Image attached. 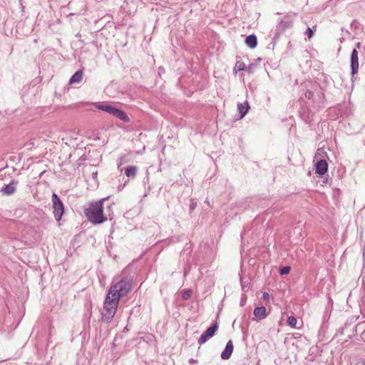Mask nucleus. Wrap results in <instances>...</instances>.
<instances>
[{"label":"nucleus","mask_w":365,"mask_h":365,"mask_svg":"<svg viewBox=\"0 0 365 365\" xmlns=\"http://www.w3.org/2000/svg\"><path fill=\"white\" fill-rule=\"evenodd\" d=\"M83 76V71L82 70H78L70 78L69 84L79 83Z\"/></svg>","instance_id":"obj_12"},{"label":"nucleus","mask_w":365,"mask_h":365,"mask_svg":"<svg viewBox=\"0 0 365 365\" xmlns=\"http://www.w3.org/2000/svg\"><path fill=\"white\" fill-rule=\"evenodd\" d=\"M125 173L128 178H135L137 173V168L135 166H128L125 170Z\"/></svg>","instance_id":"obj_15"},{"label":"nucleus","mask_w":365,"mask_h":365,"mask_svg":"<svg viewBox=\"0 0 365 365\" xmlns=\"http://www.w3.org/2000/svg\"><path fill=\"white\" fill-rule=\"evenodd\" d=\"M293 23V20L290 17L285 16L284 19L281 20V21L279 23L277 29L283 32L286 29L292 27Z\"/></svg>","instance_id":"obj_8"},{"label":"nucleus","mask_w":365,"mask_h":365,"mask_svg":"<svg viewBox=\"0 0 365 365\" xmlns=\"http://www.w3.org/2000/svg\"><path fill=\"white\" fill-rule=\"evenodd\" d=\"M194 361H195L193 359H190V362H194Z\"/></svg>","instance_id":"obj_25"},{"label":"nucleus","mask_w":365,"mask_h":365,"mask_svg":"<svg viewBox=\"0 0 365 365\" xmlns=\"http://www.w3.org/2000/svg\"><path fill=\"white\" fill-rule=\"evenodd\" d=\"M249 108L250 106L247 101L237 104V109L239 113H240V118H243L247 114V113L249 110Z\"/></svg>","instance_id":"obj_14"},{"label":"nucleus","mask_w":365,"mask_h":365,"mask_svg":"<svg viewBox=\"0 0 365 365\" xmlns=\"http://www.w3.org/2000/svg\"><path fill=\"white\" fill-rule=\"evenodd\" d=\"M217 328L218 324L217 322H215L201 334L197 341L198 344L200 345L205 344L210 338L214 336Z\"/></svg>","instance_id":"obj_5"},{"label":"nucleus","mask_w":365,"mask_h":365,"mask_svg":"<svg viewBox=\"0 0 365 365\" xmlns=\"http://www.w3.org/2000/svg\"><path fill=\"white\" fill-rule=\"evenodd\" d=\"M192 292L190 289H185L182 292V298L185 300L189 299L192 296Z\"/></svg>","instance_id":"obj_18"},{"label":"nucleus","mask_w":365,"mask_h":365,"mask_svg":"<svg viewBox=\"0 0 365 365\" xmlns=\"http://www.w3.org/2000/svg\"><path fill=\"white\" fill-rule=\"evenodd\" d=\"M350 66H351V73L352 76V78L354 77L355 74L358 73L359 70V53L356 48H354L350 58Z\"/></svg>","instance_id":"obj_6"},{"label":"nucleus","mask_w":365,"mask_h":365,"mask_svg":"<svg viewBox=\"0 0 365 365\" xmlns=\"http://www.w3.org/2000/svg\"><path fill=\"white\" fill-rule=\"evenodd\" d=\"M253 314L256 319L257 320H262L267 317V309L266 307L262 306L256 307L254 309Z\"/></svg>","instance_id":"obj_11"},{"label":"nucleus","mask_w":365,"mask_h":365,"mask_svg":"<svg viewBox=\"0 0 365 365\" xmlns=\"http://www.w3.org/2000/svg\"><path fill=\"white\" fill-rule=\"evenodd\" d=\"M297 323V319L293 316L288 317L287 324L292 328L296 327Z\"/></svg>","instance_id":"obj_17"},{"label":"nucleus","mask_w":365,"mask_h":365,"mask_svg":"<svg viewBox=\"0 0 365 365\" xmlns=\"http://www.w3.org/2000/svg\"><path fill=\"white\" fill-rule=\"evenodd\" d=\"M245 68V64L243 61H237L235 63L234 71H243Z\"/></svg>","instance_id":"obj_16"},{"label":"nucleus","mask_w":365,"mask_h":365,"mask_svg":"<svg viewBox=\"0 0 365 365\" xmlns=\"http://www.w3.org/2000/svg\"><path fill=\"white\" fill-rule=\"evenodd\" d=\"M356 46H357L358 48H359V47H360V43H357Z\"/></svg>","instance_id":"obj_24"},{"label":"nucleus","mask_w":365,"mask_h":365,"mask_svg":"<svg viewBox=\"0 0 365 365\" xmlns=\"http://www.w3.org/2000/svg\"><path fill=\"white\" fill-rule=\"evenodd\" d=\"M233 348H234V346H233L232 340H229L225 346V349L221 353V355H220L221 358L223 360L229 359L231 356L232 351H233Z\"/></svg>","instance_id":"obj_10"},{"label":"nucleus","mask_w":365,"mask_h":365,"mask_svg":"<svg viewBox=\"0 0 365 365\" xmlns=\"http://www.w3.org/2000/svg\"><path fill=\"white\" fill-rule=\"evenodd\" d=\"M312 95L313 93L311 91L306 93V96L308 97L309 98H310Z\"/></svg>","instance_id":"obj_22"},{"label":"nucleus","mask_w":365,"mask_h":365,"mask_svg":"<svg viewBox=\"0 0 365 365\" xmlns=\"http://www.w3.org/2000/svg\"><path fill=\"white\" fill-rule=\"evenodd\" d=\"M18 182L13 180L9 184L5 185L2 189L1 192L5 195H11L14 194L16 190V185Z\"/></svg>","instance_id":"obj_7"},{"label":"nucleus","mask_w":365,"mask_h":365,"mask_svg":"<svg viewBox=\"0 0 365 365\" xmlns=\"http://www.w3.org/2000/svg\"><path fill=\"white\" fill-rule=\"evenodd\" d=\"M316 173L323 175L328 169V163L325 160L320 159L316 163Z\"/></svg>","instance_id":"obj_9"},{"label":"nucleus","mask_w":365,"mask_h":365,"mask_svg":"<svg viewBox=\"0 0 365 365\" xmlns=\"http://www.w3.org/2000/svg\"><path fill=\"white\" fill-rule=\"evenodd\" d=\"M196 205L195 203H192L190 206V210H194L195 208Z\"/></svg>","instance_id":"obj_23"},{"label":"nucleus","mask_w":365,"mask_h":365,"mask_svg":"<svg viewBox=\"0 0 365 365\" xmlns=\"http://www.w3.org/2000/svg\"><path fill=\"white\" fill-rule=\"evenodd\" d=\"M52 207L55 219L60 221L64 212V207L63 202L56 193L52 195Z\"/></svg>","instance_id":"obj_4"},{"label":"nucleus","mask_w":365,"mask_h":365,"mask_svg":"<svg viewBox=\"0 0 365 365\" xmlns=\"http://www.w3.org/2000/svg\"><path fill=\"white\" fill-rule=\"evenodd\" d=\"M263 299L264 300H269V294L267 293V292H264L263 293Z\"/></svg>","instance_id":"obj_21"},{"label":"nucleus","mask_w":365,"mask_h":365,"mask_svg":"<svg viewBox=\"0 0 365 365\" xmlns=\"http://www.w3.org/2000/svg\"><path fill=\"white\" fill-rule=\"evenodd\" d=\"M290 269H291V268H290V267H289V266L283 267H282V268L280 269V270H279V274H280L281 275L287 274H289V273Z\"/></svg>","instance_id":"obj_19"},{"label":"nucleus","mask_w":365,"mask_h":365,"mask_svg":"<svg viewBox=\"0 0 365 365\" xmlns=\"http://www.w3.org/2000/svg\"><path fill=\"white\" fill-rule=\"evenodd\" d=\"M245 43L251 48H255L257 45V36L254 34L249 35L246 37Z\"/></svg>","instance_id":"obj_13"},{"label":"nucleus","mask_w":365,"mask_h":365,"mask_svg":"<svg viewBox=\"0 0 365 365\" xmlns=\"http://www.w3.org/2000/svg\"><path fill=\"white\" fill-rule=\"evenodd\" d=\"M96 108L98 110L105 111L124 122H128L130 120L127 114L122 110H120L110 104H96Z\"/></svg>","instance_id":"obj_3"},{"label":"nucleus","mask_w":365,"mask_h":365,"mask_svg":"<svg viewBox=\"0 0 365 365\" xmlns=\"http://www.w3.org/2000/svg\"><path fill=\"white\" fill-rule=\"evenodd\" d=\"M132 282L133 278L130 276H125L110 286L103 304L102 312L103 322L109 323L113 319L118 307L120 298L126 296L130 292Z\"/></svg>","instance_id":"obj_1"},{"label":"nucleus","mask_w":365,"mask_h":365,"mask_svg":"<svg viewBox=\"0 0 365 365\" xmlns=\"http://www.w3.org/2000/svg\"><path fill=\"white\" fill-rule=\"evenodd\" d=\"M85 215L87 219L93 224H101L106 220L103 216V203L101 201L95 202L85 209Z\"/></svg>","instance_id":"obj_2"},{"label":"nucleus","mask_w":365,"mask_h":365,"mask_svg":"<svg viewBox=\"0 0 365 365\" xmlns=\"http://www.w3.org/2000/svg\"><path fill=\"white\" fill-rule=\"evenodd\" d=\"M305 35H307L309 37V38H311L314 36L313 30L311 28L308 27L305 31Z\"/></svg>","instance_id":"obj_20"}]
</instances>
